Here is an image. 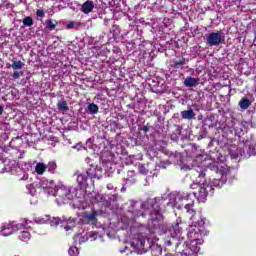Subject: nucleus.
Returning a JSON list of instances; mask_svg holds the SVG:
<instances>
[{
	"label": "nucleus",
	"mask_w": 256,
	"mask_h": 256,
	"mask_svg": "<svg viewBox=\"0 0 256 256\" xmlns=\"http://www.w3.org/2000/svg\"><path fill=\"white\" fill-rule=\"evenodd\" d=\"M203 187H200V190L198 192V195L200 199H205L207 195H209V191H207V188L205 187V182H202Z\"/></svg>",
	"instance_id": "nucleus-22"
},
{
	"label": "nucleus",
	"mask_w": 256,
	"mask_h": 256,
	"mask_svg": "<svg viewBox=\"0 0 256 256\" xmlns=\"http://www.w3.org/2000/svg\"><path fill=\"white\" fill-rule=\"evenodd\" d=\"M190 215H192L190 217L192 225H190L187 237L190 239L191 244L201 245L203 243V237L209 235V231L205 228V220L195 210Z\"/></svg>",
	"instance_id": "nucleus-2"
},
{
	"label": "nucleus",
	"mask_w": 256,
	"mask_h": 256,
	"mask_svg": "<svg viewBox=\"0 0 256 256\" xmlns=\"http://www.w3.org/2000/svg\"><path fill=\"white\" fill-rule=\"evenodd\" d=\"M240 109H243V111H247L249 107H251V100L247 97L241 98V100L238 103Z\"/></svg>",
	"instance_id": "nucleus-17"
},
{
	"label": "nucleus",
	"mask_w": 256,
	"mask_h": 256,
	"mask_svg": "<svg viewBox=\"0 0 256 256\" xmlns=\"http://www.w3.org/2000/svg\"><path fill=\"white\" fill-rule=\"evenodd\" d=\"M198 177L199 179H205V171H200Z\"/></svg>",
	"instance_id": "nucleus-36"
},
{
	"label": "nucleus",
	"mask_w": 256,
	"mask_h": 256,
	"mask_svg": "<svg viewBox=\"0 0 256 256\" xmlns=\"http://www.w3.org/2000/svg\"><path fill=\"white\" fill-rule=\"evenodd\" d=\"M183 223H179V222H176L174 225L170 226L169 229H168V235H171V237H173L175 239V237L177 239H180L181 237V233H183Z\"/></svg>",
	"instance_id": "nucleus-7"
},
{
	"label": "nucleus",
	"mask_w": 256,
	"mask_h": 256,
	"mask_svg": "<svg viewBox=\"0 0 256 256\" xmlns=\"http://www.w3.org/2000/svg\"><path fill=\"white\" fill-rule=\"evenodd\" d=\"M22 23L24 27H33V18L31 16H26L23 20Z\"/></svg>",
	"instance_id": "nucleus-26"
},
{
	"label": "nucleus",
	"mask_w": 256,
	"mask_h": 256,
	"mask_svg": "<svg viewBox=\"0 0 256 256\" xmlns=\"http://www.w3.org/2000/svg\"><path fill=\"white\" fill-rule=\"evenodd\" d=\"M139 171H140V173H142L143 175H147V173H148V170L145 169V166H143V165L139 166Z\"/></svg>",
	"instance_id": "nucleus-33"
},
{
	"label": "nucleus",
	"mask_w": 256,
	"mask_h": 256,
	"mask_svg": "<svg viewBox=\"0 0 256 256\" xmlns=\"http://www.w3.org/2000/svg\"><path fill=\"white\" fill-rule=\"evenodd\" d=\"M223 37V34L219 31L212 32L206 35V43H208L210 47L221 45V43H223Z\"/></svg>",
	"instance_id": "nucleus-5"
},
{
	"label": "nucleus",
	"mask_w": 256,
	"mask_h": 256,
	"mask_svg": "<svg viewBox=\"0 0 256 256\" xmlns=\"http://www.w3.org/2000/svg\"><path fill=\"white\" fill-rule=\"evenodd\" d=\"M142 131H143L144 133H149V126H143V127H142Z\"/></svg>",
	"instance_id": "nucleus-37"
},
{
	"label": "nucleus",
	"mask_w": 256,
	"mask_h": 256,
	"mask_svg": "<svg viewBox=\"0 0 256 256\" xmlns=\"http://www.w3.org/2000/svg\"><path fill=\"white\" fill-rule=\"evenodd\" d=\"M47 171L49 173H55V169H57V163L55 162H49L48 165L46 166Z\"/></svg>",
	"instance_id": "nucleus-28"
},
{
	"label": "nucleus",
	"mask_w": 256,
	"mask_h": 256,
	"mask_svg": "<svg viewBox=\"0 0 256 256\" xmlns=\"http://www.w3.org/2000/svg\"><path fill=\"white\" fill-rule=\"evenodd\" d=\"M87 179H89V176H87V174L85 173H81L77 176V183L80 189H87V187H89Z\"/></svg>",
	"instance_id": "nucleus-11"
},
{
	"label": "nucleus",
	"mask_w": 256,
	"mask_h": 256,
	"mask_svg": "<svg viewBox=\"0 0 256 256\" xmlns=\"http://www.w3.org/2000/svg\"><path fill=\"white\" fill-rule=\"evenodd\" d=\"M18 239L20 241H23L24 243H27V241L31 240V232H29L27 230H23V231L19 232Z\"/></svg>",
	"instance_id": "nucleus-16"
},
{
	"label": "nucleus",
	"mask_w": 256,
	"mask_h": 256,
	"mask_svg": "<svg viewBox=\"0 0 256 256\" xmlns=\"http://www.w3.org/2000/svg\"><path fill=\"white\" fill-rule=\"evenodd\" d=\"M248 153H249V156H250V157H251V155H255V148L249 147V148H248Z\"/></svg>",
	"instance_id": "nucleus-35"
},
{
	"label": "nucleus",
	"mask_w": 256,
	"mask_h": 256,
	"mask_svg": "<svg viewBox=\"0 0 256 256\" xmlns=\"http://www.w3.org/2000/svg\"><path fill=\"white\" fill-rule=\"evenodd\" d=\"M86 175L88 179H101L103 177V168L98 165H90V167L86 170Z\"/></svg>",
	"instance_id": "nucleus-6"
},
{
	"label": "nucleus",
	"mask_w": 256,
	"mask_h": 256,
	"mask_svg": "<svg viewBox=\"0 0 256 256\" xmlns=\"http://www.w3.org/2000/svg\"><path fill=\"white\" fill-rule=\"evenodd\" d=\"M146 237L143 236V234H137L135 237L132 239V245L136 247V249H143L145 247V241Z\"/></svg>",
	"instance_id": "nucleus-8"
},
{
	"label": "nucleus",
	"mask_w": 256,
	"mask_h": 256,
	"mask_svg": "<svg viewBox=\"0 0 256 256\" xmlns=\"http://www.w3.org/2000/svg\"><path fill=\"white\" fill-rule=\"evenodd\" d=\"M182 119H187L188 121H191L193 119H195V111H193V109H189V110H183L180 113Z\"/></svg>",
	"instance_id": "nucleus-15"
},
{
	"label": "nucleus",
	"mask_w": 256,
	"mask_h": 256,
	"mask_svg": "<svg viewBox=\"0 0 256 256\" xmlns=\"http://www.w3.org/2000/svg\"><path fill=\"white\" fill-rule=\"evenodd\" d=\"M5 233H9V230H5Z\"/></svg>",
	"instance_id": "nucleus-42"
},
{
	"label": "nucleus",
	"mask_w": 256,
	"mask_h": 256,
	"mask_svg": "<svg viewBox=\"0 0 256 256\" xmlns=\"http://www.w3.org/2000/svg\"><path fill=\"white\" fill-rule=\"evenodd\" d=\"M195 199H197V193L189 192L178 196L176 199V205L178 209H186L187 213H194L193 205H195Z\"/></svg>",
	"instance_id": "nucleus-3"
},
{
	"label": "nucleus",
	"mask_w": 256,
	"mask_h": 256,
	"mask_svg": "<svg viewBox=\"0 0 256 256\" xmlns=\"http://www.w3.org/2000/svg\"><path fill=\"white\" fill-rule=\"evenodd\" d=\"M35 171H36L37 175H43V173H45V171H47V166H45V164H43V163H38L36 165Z\"/></svg>",
	"instance_id": "nucleus-21"
},
{
	"label": "nucleus",
	"mask_w": 256,
	"mask_h": 256,
	"mask_svg": "<svg viewBox=\"0 0 256 256\" xmlns=\"http://www.w3.org/2000/svg\"><path fill=\"white\" fill-rule=\"evenodd\" d=\"M25 66V64L19 60V61H12V64L10 65V67H12V69H14V71H17L19 69H23V67Z\"/></svg>",
	"instance_id": "nucleus-20"
},
{
	"label": "nucleus",
	"mask_w": 256,
	"mask_h": 256,
	"mask_svg": "<svg viewBox=\"0 0 256 256\" xmlns=\"http://www.w3.org/2000/svg\"><path fill=\"white\" fill-rule=\"evenodd\" d=\"M93 9H95V3H93V1L88 0L83 3L81 11L82 13L89 15V13L93 11Z\"/></svg>",
	"instance_id": "nucleus-12"
},
{
	"label": "nucleus",
	"mask_w": 256,
	"mask_h": 256,
	"mask_svg": "<svg viewBox=\"0 0 256 256\" xmlns=\"http://www.w3.org/2000/svg\"><path fill=\"white\" fill-rule=\"evenodd\" d=\"M4 111H5V107L3 105H0V115H3Z\"/></svg>",
	"instance_id": "nucleus-38"
},
{
	"label": "nucleus",
	"mask_w": 256,
	"mask_h": 256,
	"mask_svg": "<svg viewBox=\"0 0 256 256\" xmlns=\"http://www.w3.org/2000/svg\"><path fill=\"white\" fill-rule=\"evenodd\" d=\"M87 221L89 223H97V212H92L91 214L86 216Z\"/></svg>",
	"instance_id": "nucleus-27"
},
{
	"label": "nucleus",
	"mask_w": 256,
	"mask_h": 256,
	"mask_svg": "<svg viewBox=\"0 0 256 256\" xmlns=\"http://www.w3.org/2000/svg\"><path fill=\"white\" fill-rule=\"evenodd\" d=\"M36 15H37V17L43 18V17H45V11H43V10H41V9H38V10L36 11Z\"/></svg>",
	"instance_id": "nucleus-32"
},
{
	"label": "nucleus",
	"mask_w": 256,
	"mask_h": 256,
	"mask_svg": "<svg viewBox=\"0 0 256 256\" xmlns=\"http://www.w3.org/2000/svg\"><path fill=\"white\" fill-rule=\"evenodd\" d=\"M107 189H108L109 191H111V189H113V186H112L111 184H108V185H107Z\"/></svg>",
	"instance_id": "nucleus-39"
},
{
	"label": "nucleus",
	"mask_w": 256,
	"mask_h": 256,
	"mask_svg": "<svg viewBox=\"0 0 256 256\" xmlns=\"http://www.w3.org/2000/svg\"><path fill=\"white\" fill-rule=\"evenodd\" d=\"M73 27H75V22L73 21H70L66 26L67 29H73Z\"/></svg>",
	"instance_id": "nucleus-34"
},
{
	"label": "nucleus",
	"mask_w": 256,
	"mask_h": 256,
	"mask_svg": "<svg viewBox=\"0 0 256 256\" xmlns=\"http://www.w3.org/2000/svg\"><path fill=\"white\" fill-rule=\"evenodd\" d=\"M78 27H81V25H83L81 22L77 23Z\"/></svg>",
	"instance_id": "nucleus-40"
},
{
	"label": "nucleus",
	"mask_w": 256,
	"mask_h": 256,
	"mask_svg": "<svg viewBox=\"0 0 256 256\" xmlns=\"http://www.w3.org/2000/svg\"><path fill=\"white\" fill-rule=\"evenodd\" d=\"M197 251H199L197 246L195 247V249L186 248L181 252V256H197Z\"/></svg>",
	"instance_id": "nucleus-18"
},
{
	"label": "nucleus",
	"mask_w": 256,
	"mask_h": 256,
	"mask_svg": "<svg viewBox=\"0 0 256 256\" xmlns=\"http://www.w3.org/2000/svg\"><path fill=\"white\" fill-rule=\"evenodd\" d=\"M65 229H66V231H69V226H66Z\"/></svg>",
	"instance_id": "nucleus-41"
},
{
	"label": "nucleus",
	"mask_w": 256,
	"mask_h": 256,
	"mask_svg": "<svg viewBox=\"0 0 256 256\" xmlns=\"http://www.w3.org/2000/svg\"><path fill=\"white\" fill-rule=\"evenodd\" d=\"M59 221H61V219L53 218V220H51V226L52 227H57V225H59Z\"/></svg>",
	"instance_id": "nucleus-30"
},
{
	"label": "nucleus",
	"mask_w": 256,
	"mask_h": 256,
	"mask_svg": "<svg viewBox=\"0 0 256 256\" xmlns=\"http://www.w3.org/2000/svg\"><path fill=\"white\" fill-rule=\"evenodd\" d=\"M199 78H195L193 76H188L185 80H184V86L185 87H197V85H199Z\"/></svg>",
	"instance_id": "nucleus-13"
},
{
	"label": "nucleus",
	"mask_w": 256,
	"mask_h": 256,
	"mask_svg": "<svg viewBox=\"0 0 256 256\" xmlns=\"http://www.w3.org/2000/svg\"><path fill=\"white\" fill-rule=\"evenodd\" d=\"M88 111L91 113V115H97V113H99V106H97L95 103H91L88 105Z\"/></svg>",
	"instance_id": "nucleus-23"
},
{
	"label": "nucleus",
	"mask_w": 256,
	"mask_h": 256,
	"mask_svg": "<svg viewBox=\"0 0 256 256\" xmlns=\"http://www.w3.org/2000/svg\"><path fill=\"white\" fill-rule=\"evenodd\" d=\"M178 239L179 238L177 237H172V240L165 241L166 247H171V245H175L176 251H178V253H181V251H179V247L183 245V242L181 240L177 241Z\"/></svg>",
	"instance_id": "nucleus-14"
},
{
	"label": "nucleus",
	"mask_w": 256,
	"mask_h": 256,
	"mask_svg": "<svg viewBox=\"0 0 256 256\" xmlns=\"http://www.w3.org/2000/svg\"><path fill=\"white\" fill-rule=\"evenodd\" d=\"M57 107L59 111H69V106L67 105V101L65 100L59 101Z\"/></svg>",
	"instance_id": "nucleus-25"
},
{
	"label": "nucleus",
	"mask_w": 256,
	"mask_h": 256,
	"mask_svg": "<svg viewBox=\"0 0 256 256\" xmlns=\"http://www.w3.org/2000/svg\"><path fill=\"white\" fill-rule=\"evenodd\" d=\"M45 25L49 31H55V27L59 25V22H57V20L48 19L45 21Z\"/></svg>",
	"instance_id": "nucleus-19"
},
{
	"label": "nucleus",
	"mask_w": 256,
	"mask_h": 256,
	"mask_svg": "<svg viewBox=\"0 0 256 256\" xmlns=\"http://www.w3.org/2000/svg\"><path fill=\"white\" fill-rule=\"evenodd\" d=\"M183 65H185V58L174 61V63L171 65V67L173 69H181Z\"/></svg>",
	"instance_id": "nucleus-24"
},
{
	"label": "nucleus",
	"mask_w": 256,
	"mask_h": 256,
	"mask_svg": "<svg viewBox=\"0 0 256 256\" xmlns=\"http://www.w3.org/2000/svg\"><path fill=\"white\" fill-rule=\"evenodd\" d=\"M227 183V175L222 174L219 178H214L210 182V187L213 189V187H216L217 189H221L223 185Z\"/></svg>",
	"instance_id": "nucleus-9"
},
{
	"label": "nucleus",
	"mask_w": 256,
	"mask_h": 256,
	"mask_svg": "<svg viewBox=\"0 0 256 256\" xmlns=\"http://www.w3.org/2000/svg\"><path fill=\"white\" fill-rule=\"evenodd\" d=\"M57 195L58 197H60V199L62 201H70V199H72L73 195H71V190L68 188H60L57 191Z\"/></svg>",
	"instance_id": "nucleus-10"
},
{
	"label": "nucleus",
	"mask_w": 256,
	"mask_h": 256,
	"mask_svg": "<svg viewBox=\"0 0 256 256\" xmlns=\"http://www.w3.org/2000/svg\"><path fill=\"white\" fill-rule=\"evenodd\" d=\"M76 251H77L76 247H70L69 250H68V253H69L70 256H75Z\"/></svg>",
	"instance_id": "nucleus-31"
},
{
	"label": "nucleus",
	"mask_w": 256,
	"mask_h": 256,
	"mask_svg": "<svg viewBox=\"0 0 256 256\" xmlns=\"http://www.w3.org/2000/svg\"><path fill=\"white\" fill-rule=\"evenodd\" d=\"M167 205H170L167 200L163 198H154L142 203L141 209H144L145 212L134 210L133 213L135 217H145L147 211H149V220L154 224V227H157L159 221H163V213L167 211Z\"/></svg>",
	"instance_id": "nucleus-1"
},
{
	"label": "nucleus",
	"mask_w": 256,
	"mask_h": 256,
	"mask_svg": "<svg viewBox=\"0 0 256 256\" xmlns=\"http://www.w3.org/2000/svg\"><path fill=\"white\" fill-rule=\"evenodd\" d=\"M15 227L16 230L19 231V229H23V227H25L24 224H14L13 222L11 223H6L3 224L1 226V230H0V235H2L3 237H9V235H13V231H15Z\"/></svg>",
	"instance_id": "nucleus-4"
},
{
	"label": "nucleus",
	"mask_w": 256,
	"mask_h": 256,
	"mask_svg": "<svg viewBox=\"0 0 256 256\" xmlns=\"http://www.w3.org/2000/svg\"><path fill=\"white\" fill-rule=\"evenodd\" d=\"M12 77L13 79H19L20 77H23V71H15Z\"/></svg>",
	"instance_id": "nucleus-29"
}]
</instances>
